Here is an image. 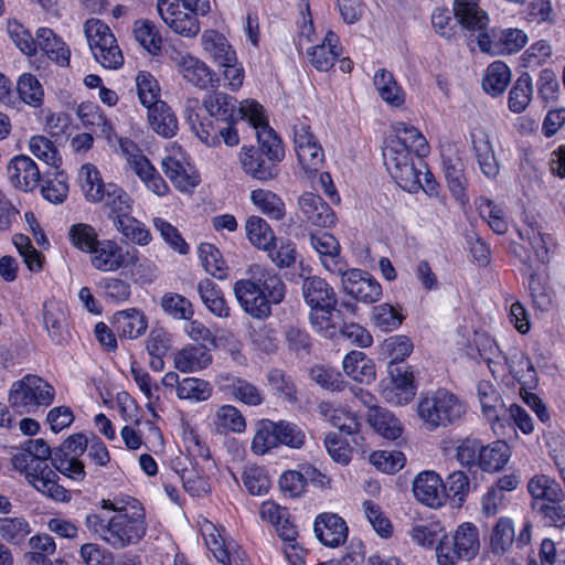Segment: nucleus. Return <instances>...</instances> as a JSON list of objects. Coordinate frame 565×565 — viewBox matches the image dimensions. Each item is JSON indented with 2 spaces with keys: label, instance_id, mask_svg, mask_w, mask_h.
<instances>
[{
  "label": "nucleus",
  "instance_id": "obj_1",
  "mask_svg": "<svg viewBox=\"0 0 565 565\" xmlns=\"http://www.w3.org/2000/svg\"><path fill=\"white\" fill-rule=\"evenodd\" d=\"M392 130L394 135L386 139L382 151L391 177L409 193L422 189L429 196H437L438 184L423 160L430 152L426 138L404 121L393 122Z\"/></svg>",
  "mask_w": 565,
  "mask_h": 565
},
{
  "label": "nucleus",
  "instance_id": "obj_2",
  "mask_svg": "<svg viewBox=\"0 0 565 565\" xmlns=\"http://www.w3.org/2000/svg\"><path fill=\"white\" fill-rule=\"evenodd\" d=\"M248 278L237 280L233 286L241 308L254 319L264 320L271 315L273 305L280 303L286 286L278 274L262 265L248 268Z\"/></svg>",
  "mask_w": 565,
  "mask_h": 565
},
{
  "label": "nucleus",
  "instance_id": "obj_3",
  "mask_svg": "<svg viewBox=\"0 0 565 565\" xmlns=\"http://www.w3.org/2000/svg\"><path fill=\"white\" fill-rule=\"evenodd\" d=\"M87 530L114 550L138 544L147 534L146 514H113L103 516L89 513L84 521Z\"/></svg>",
  "mask_w": 565,
  "mask_h": 565
},
{
  "label": "nucleus",
  "instance_id": "obj_4",
  "mask_svg": "<svg viewBox=\"0 0 565 565\" xmlns=\"http://www.w3.org/2000/svg\"><path fill=\"white\" fill-rule=\"evenodd\" d=\"M97 129L106 139L107 145L125 159L127 167L149 191L157 196H166L170 193L167 182L135 141L127 137L118 136L114 126L106 117L100 122V126H97Z\"/></svg>",
  "mask_w": 565,
  "mask_h": 565
},
{
  "label": "nucleus",
  "instance_id": "obj_5",
  "mask_svg": "<svg viewBox=\"0 0 565 565\" xmlns=\"http://www.w3.org/2000/svg\"><path fill=\"white\" fill-rule=\"evenodd\" d=\"M182 437L188 452L195 457L180 473L183 488L191 497H205L211 492L215 463L210 458L205 441L192 427L184 426Z\"/></svg>",
  "mask_w": 565,
  "mask_h": 565
},
{
  "label": "nucleus",
  "instance_id": "obj_6",
  "mask_svg": "<svg viewBox=\"0 0 565 565\" xmlns=\"http://www.w3.org/2000/svg\"><path fill=\"white\" fill-rule=\"evenodd\" d=\"M161 20L177 34L193 39L201 31L199 19L211 11L210 0H157Z\"/></svg>",
  "mask_w": 565,
  "mask_h": 565
},
{
  "label": "nucleus",
  "instance_id": "obj_7",
  "mask_svg": "<svg viewBox=\"0 0 565 565\" xmlns=\"http://www.w3.org/2000/svg\"><path fill=\"white\" fill-rule=\"evenodd\" d=\"M480 550L479 530L471 522H463L456 530L441 535L435 547L438 565H457L472 559Z\"/></svg>",
  "mask_w": 565,
  "mask_h": 565
},
{
  "label": "nucleus",
  "instance_id": "obj_8",
  "mask_svg": "<svg viewBox=\"0 0 565 565\" xmlns=\"http://www.w3.org/2000/svg\"><path fill=\"white\" fill-rule=\"evenodd\" d=\"M467 407L455 394L438 390L420 397L417 405L419 418L430 428L459 423Z\"/></svg>",
  "mask_w": 565,
  "mask_h": 565
},
{
  "label": "nucleus",
  "instance_id": "obj_9",
  "mask_svg": "<svg viewBox=\"0 0 565 565\" xmlns=\"http://www.w3.org/2000/svg\"><path fill=\"white\" fill-rule=\"evenodd\" d=\"M12 466L24 473L26 481L42 494L56 501L71 499L68 491L57 483V473L47 462L34 459L25 449L12 457Z\"/></svg>",
  "mask_w": 565,
  "mask_h": 565
},
{
  "label": "nucleus",
  "instance_id": "obj_10",
  "mask_svg": "<svg viewBox=\"0 0 565 565\" xmlns=\"http://www.w3.org/2000/svg\"><path fill=\"white\" fill-rule=\"evenodd\" d=\"M55 390L40 376L28 374L13 382L9 392V404L20 414L35 413L52 404Z\"/></svg>",
  "mask_w": 565,
  "mask_h": 565
},
{
  "label": "nucleus",
  "instance_id": "obj_11",
  "mask_svg": "<svg viewBox=\"0 0 565 565\" xmlns=\"http://www.w3.org/2000/svg\"><path fill=\"white\" fill-rule=\"evenodd\" d=\"M238 115L254 128L260 152L269 161H281L285 157L284 147L274 129L269 126L264 107L254 99H245L239 104Z\"/></svg>",
  "mask_w": 565,
  "mask_h": 565
},
{
  "label": "nucleus",
  "instance_id": "obj_12",
  "mask_svg": "<svg viewBox=\"0 0 565 565\" xmlns=\"http://www.w3.org/2000/svg\"><path fill=\"white\" fill-rule=\"evenodd\" d=\"M84 33L96 62L108 70H117L124 63V55L110 28L99 19H88Z\"/></svg>",
  "mask_w": 565,
  "mask_h": 565
},
{
  "label": "nucleus",
  "instance_id": "obj_13",
  "mask_svg": "<svg viewBox=\"0 0 565 565\" xmlns=\"http://www.w3.org/2000/svg\"><path fill=\"white\" fill-rule=\"evenodd\" d=\"M161 169L173 186L182 193H191L200 183V174L188 154L177 145H170L161 161Z\"/></svg>",
  "mask_w": 565,
  "mask_h": 565
},
{
  "label": "nucleus",
  "instance_id": "obj_14",
  "mask_svg": "<svg viewBox=\"0 0 565 565\" xmlns=\"http://www.w3.org/2000/svg\"><path fill=\"white\" fill-rule=\"evenodd\" d=\"M138 262L137 248H124L114 239H102L89 254L92 267L102 273H116L122 268L134 267Z\"/></svg>",
  "mask_w": 565,
  "mask_h": 565
},
{
  "label": "nucleus",
  "instance_id": "obj_15",
  "mask_svg": "<svg viewBox=\"0 0 565 565\" xmlns=\"http://www.w3.org/2000/svg\"><path fill=\"white\" fill-rule=\"evenodd\" d=\"M166 53L185 83L200 89H205L213 83L215 73L199 57L175 45L169 46Z\"/></svg>",
  "mask_w": 565,
  "mask_h": 565
},
{
  "label": "nucleus",
  "instance_id": "obj_16",
  "mask_svg": "<svg viewBox=\"0 0 565 565\" xmlns=\"http://www.w3.org/2000/svg\"><path fill=\"white\" fill-rule=\"evenodd\" d=\"M480 0H454L452 9L458 23L469 30L479 32L478 45L482 52L497 53L490 36L484 31L489 17L479 6Z\"/></svg>",
  "mask_w": 565,
  "mask_h": 565
},
{
  "label": "nucleus",
  "instance_id": "obj_17",
  "mask_svg": "<svg viewBox=\"0 0 565 565\" xmlns=\"http://www.w3.org/2000/svg\"><path fill=\"white\" fill-rule=\"evenodd\" d=\"M416 391L417 386L411 366H388V379L381 385V395L385 402L395 406L406 405L413 401Z\"/></svg>",
  "mask_w": 565,
  "mask_h": 565
},
{
  "label": "nucleus",
  "instance_id": "obj_18",
  "mask_svg": "<svg viewBox=\"0 0 565 565\" xmlns=\"http://www.w3.org/2000/svg\"><path fill=\"white\" fill-rule=\"evenodd\" d=\"M292 141L302 169L308 173L318 171L323 163L324 153L306 121L297 120L294 124Z\"/></svg>",
  "mask_w": 565,
  "mask_h": 565
},
{
  "label": "nucleus",
  "instance_id": "obj_19",
  "mask_svg": "<svg viewBox=\"0 0 565 565\" xmlns=\"http://www.w3.org/2000/svg\"><path fill=\"white\" fill-rule=\"evenodd\" d=\"M222 532L209 520L201 523V534L207 550L223 565H244L243 553L235 548L233 542H226Z\"/></svg>",
  "mask_w": 565,
  "mask_h": 565
},
{
  "label": "nucleus",
  "instance_id": "obj_20",
  "mask_svg": "<svg viewBox=\"0 0 565 565\" xmlns=\"http://www.w3.org/2000/svg\"><path fill=\"white\" fill-rule=\"evenodd\" d=\"M413 492L420 503L431 509L441 508L447 500L446 486L433 470L422 471L415 477Z\"/></svg>",
  "mask_w": 565,
  "mask_h": 565
},
{
  "label": "nucleus",
  "instance_id": "obj_21",
  "mask_svg": "<svg viewBox=\"0 0 565 565\" xmlns=\"http://www.w3.org/2000/svg\"><path fill=\"white\" fill-rule=\"evenodd\" d=\"M343 290L349 296L364 303H373L381 299V285L366 271L352 268L343 276Z\"/></svg>",
  "mask_w": 565,
  "mask_h": 565
},
{
  "label": "nucleus",
  "instance_id": "obj_22",
  "mask_svg": "<svg viewBox=\"0 0 565 565\" xmlns=\"http://www.w3.org/2000/svg\"><path fill=\"white\" fill-rule=\"evenodd\" d=\"M519 234L521 239L525 243L524 249L526 257L524 264L529 269L542 267L550 263L552 257L550 249L552 243L551 236L543 234L533 226L520 231Z\"/></svg>",
  "mask_w": 565,
  "mask_h": 565
},
{
  "label": "nucleus",
  "instance_id": "obj_23",
  "mask_svg": "<svg viewBox=\"0 0 565 565\" xmlns=\"http://www.w3.org/2000/svg\"><path fill=\"white\" fill-rule=\"evenodd\" d=\"M7 174L10 183L24 192L34 190L41 180L38 164L25 154L15 156L9 161Z\"/></svg>",
  "mask_w": 565,
  "mask_h": 565
},
{
  "label": "nucleus",
  "instance_id": "obj_24",
  "mask_svg": "<svg viewBox=\"0 0 565 565\" xmlns=\"http://www.w3.org/2000/svg\"><path fill=\"white\" fill-rule=\"evenodd\" d=\"M521 385V391L534 388L539 383L537 372L530 356L519 348H511L504 358L503 367Z\"/></svg>",
  "mask_w": 565,
  "mask_h": 565
},
{
  "label": "nucleus",
  "instance_id": "obj_25",
  "mask_svg": "<svg viewBox=\"0 0 565 565\" xmlns=\"http://www.w3.org/2000/svg\"><path fill=\"white\" fill-rule=\"evenodd\" d=\"M298 206L305 220L315 226L331 227L337 222L332 209L316 193H302L298 199Z\"/></svg>",
  "mask_w": 565,
  "mask_h": 565
},
{
  "label": "nucleus",
  "instance_id": "obj_26",
  "mask_svg": "<svg viewBox=\"0 0 565 565\" xmlns=\"http://www.w3.org/2000/svg\"><path fill=\"white\" fill-rule=\"evenodd\" d=\"M239 163L243 171L259 181H269L277 178L278 161H269L263 158V153L254 147H243L239 151Z\"/></svg>",
  "mask_w": 565,
  "mask_h": 565
},
{
  "label": "nucleus",
  "instance_id": "obj_27",
  "mask_svg": "<svg viewBox=\"0 0 565 565\" xmlns=\"http://www.w3.org/2000/svg\"><path fill=\"white\" fill-rule=\"evenodd\" d=\"M315 533L326 546L335 547L344 543L348 536L345 521L334 513H321L315 521Z\"/></svg>",
  "mask_w": 565,
  "mask_h": 565
},
{
  "label": "nucleus",
  "instance_id": "obj_28",
  "mask_svg": "<svg viewBox=\"0 0 565 565\" xmlns=\"http://www.w3.org/2000/svg\"><path fill=\"white\" fill-rule=\"evenodd\" d=\"M213 361L209 348L202 344H188L173 355L174 367L181 373H195L205 370Z\"/></svg>",
  "mask_w": 565,
  "mask_h": 565
},
{
  "label": "nucleus",
  "instance_id": "obj_29",
  "mask_svg": "<svg viewBox=\"0 0 565 565\" xmlns=\"http://www.w3.org/2000/svg\"><path fill=\"white\" fill-rule=\"evenodd\" d=\"M342 53L339 36L333 31H328L321 44L308 50L310 63L320 72L329 71Z\"/></svg>",
  "mask_w": 565,
  "mask_h": 565
},
{
  "label": "nucleus",
  "instance_id": "obj_30",
  "mask_svg": "<svg viewBox=\"0 0 565 565\" xmlns=\"http://www.w3.org/2000/svg\"><path fill=\"white\" fill-rule=\"evenodd\" d=\"M302 295L310 309L331 308L337 306L338 298L333 288L322 278L313 276L308 277L302 284Z\"/></svg>",
  "mask_w": 565,
  "mask_h": 565
},
{
  "label": "nucleus",
  "instance_id": "obj_31",
  "mask_svg": "<svg viewBox=\"0 0 565 565\" xmlns=\"http://www.w3.org/2000/svg\"><path fill=\"white\" fill-rule=\"evenodd\" d=\"M220 390L249 406H258L264 401L260 390L241 377L221 375Z\"/></svg>",
  "mask_w": 565,
  "mask_h": 565
},
{
  "label": "nucleus",
  "instance_id": "obj_32",
  "mask_svg": "<svg viewBox=\"0 0 565 565\" xmlns=\"http://www.w3.org/2000/svg\"><path fill=\"white\" fill-rule=\"evenodd\" d=\"M100 202L109 210L108 217L113 225L132 213L134 200L122 188L115 183H107L106 192L103 193Z\"/></svg>",
  "mask_w": 565,
  "mask_h": 565
},
{
  "label": "nucleus",
  "instance_id": "obj_33",
  "mask_svg": "<svg viewBox=\"0 0 565 565\" xmlns=\"http://www.w3.org/2000/svg\"><path fill=\"white\" fill-rule=\"evenodd\" d=\"M201 45L205 56L218 66L225 62H235V50L227 39L215 30H206L203 32Z\"/></svg>",
  "mask_w": 565,
  "mask_h": 565
},
{
  "label": "nucleus",
  "instance_id": "obj_34",
  "mask_svg": "<svg viewBox=\"0 0 565 565\" xmlns=\"http://www.w3.org/2000/svg\"><path fill=\"white\" fill-rule=\"evenodd\" d=\"M36 49L60 66H67L71 58V50L67 44L49 28L36 30Z\"/></svg>",
  "mask_w": 565,
  "mask_h": 565
},
{
  "label": "nucleus",
  "instance_id": "obj_35",
  "mask_svg": "<svg viewBox=\"0 0 565 565\" xmlns=\"http://www.w3.org/2000/svg\"><path fill=\"white\" fill-rule=\"evenodd\" d=\"M344 373L355 382L370 384L375 380V365L365 353L361 351L349 352L343 361Z\"/></svg>",
  "mask_w": 565,
  "mask_h": 565
},
{
  "label": "nucleus",
  "instance_id": "obj_36",
  "mask_svg": "<svg viewBox=\"0 0 565 565\" xmlns=\"http://www.w3.org/2000/svg\"><path fill=\"white\" fill-rule=\"evenodd\" d=\"M113 324L116 332L127 339H136L143 334L147 329L145 315L136 308L115 313Z\"/></svg>",
  "mask_w": 565,
  "mask_h": 565
},
{
  "label": "nucleus",
  "instance_id": "obj_37",
  "mask_svg": "<svg viewBox=\"0 0 565 565\" xmlns=\"http://www.w3.org/2000/svg\"><path fill=\"white\" fill-rule=\"evenodd\" d=\"M214 126L212 121L209 124L200 122L199 126L193 125V130L196 136L207 146H215L220 141V137L224 143L233 147L238 145L239 137L237 130L230 124V121L221 122Z\"/></svg>",
  "mask_w": 565,
  "mask_h": 565
},
{
  "label": "nucleus",
  "instance_id": "obj_38",
  "mask_svg": "<svg viewBox=\"0 0 565 565\" xmlns=\"http://www.w3.org/2000/svg\"><path fill=\"white\" fill-rule=\"evenodd\" d=\"M373 84L380 97L392 107H402L405 103V92L396 82L394 75L385 68H379L373 76Z\"/></svg>",
  "mask_w": 565,
  "mask_h": 565
},
{
  "label": "nucleus",
  "instance_id": "obj_39",
  "mask_svg": "<svg viewBox=\"0 0 565 565\" xmlns=\"http://www.w3.org/2000/svg\"><path fill=\"white\" fill-rule=\"evenodd\" d=\"M515 542V524L509 516H501L492 526L490 548L497 556L505 555Z\"/></svg>",
  "mask_w": 565,
  "mask_h": 565
},
{
  "label": "nucleus",
  "instance_id": "obj_40",
  "mask_svg": "<svg viewBox=\"0 0 565 565\" xmlns=\"http://www.w3.org/2000/svg\"><path fill=\"white\" fill-rule=\"evenodd\" d=\"M147 110L149 125L156 134L164 138H171L177 134L178 119L164 102L157 103Z\"/></svg>",
  "mask_w": 565,
  "mask_h": 565
},
{
  "label": "nucleus",
  "instance_id": "obj_41",
  "mask_svg": "<svg viewBox=\"0 0 565 565\" xmlns=\"http://www.w3.org/2000/svg\"><path fill=\"white\" fill-rule=\"evenodd\" d=\"M250 201L260 213L271 220H282L286 215V205L282 199L268 189H256L250 192Z\"/></svg>",
  "mask_w": 565,
  "mask_h": 565
},
{
  "label": "nucleus",
  "instance_id": "obj_42",
  "mask_svg": "<svg viewBox=\"0 0 565 565\" xmlns=\"http://www.w3.org/2000/svg\"><path fill=\"white\" fill-rule=\"evenodd\" d=\"M198 292L207 310L218 318H227L231 313L226 300L220 287L210 279H203L198 284Z\"/></svg>",
  "mask_w": 565,
  "mask_h": 565
},
{
  "label": "nucleus",
  "instance_id": "obj_43",
  "mask_svg": "<svg viewBox=\"0 0 565 565\" xmlns=\"http://www.w3.org/2000/svg\"><path fill=\"white\" fill-rule=\"evenodd\" d=\"M78 181L85 199L93 203H99L107 184L104 183L99 171L92 163H85L78 172Z\"/></svg>",
  "mask_w": 565,
  "mask_h": 565
},
{
  "label": "nucleus",
  "instance_id": "obj_44",
  "mask_svg": "<svg viewBox=\"0 0 565 565\" xmlns=\"http://www.w3.org/2000/svg\"><path fill=\"white\" fill-rule=\"evenodd\" d=\"M511 457V450L505 441L497 440L488 446H481L479 467L484 471L502 469Z\"/></svg>",
  "mask_w": 565,
  "mask_h": 565
},
{
  "label": "nucleus",
  "instance_id": "obj_45",
  "mask_svg": "<svg viewBox=\"0 0 565 565\" xmlns=\"http://www.w3.org/2000/svg\"><path fill=\"white\" fill-rule=\"evenodd\" d=\"M321 414L329 419V422L341 431L352 435L358 433L360 422L354 412L345 406H333L330 404L320 405Z\"/></svg>",
  "mask_w": 565,
  "mask_h": 565
},
{
  "label": "nucleus",
  "instance_id": "obj_46",
  "mask_svg": "<svg viewBox=\"0 0 565 565\" xmlns=\"http://www.w3.org/2000/svg\"><path fill=\"white\" fill-rule=\"evenodd\" d=\"M213 424L221 434H242L246 429V419L242 412L228 404L216 409Z\"/></svg>",
  "mask_w": 565,
  "mask_h": 565
},
{
  "label": "nucleus",
  "instance_id": "obj_47",
  "mask_svg": "<svg viewBox=\"0 0 565 565\" xmlns=\"http://www.w3.org/2000/svg\"><path fill=\"white\" fill-rule=\"evenodd\" d=\"M527 490L533 499L546 500L551 503L563 501L565 493L561 486L546 475H536L527 483Z\"/></svg>",
  "mask_w": 565,
  "mask_h": 565
},
{
  "label": "nucleus",
  "instance_id": "obj_48",
  "mask_svg": "<svg viewBox=\"0 0 565 565\" xmlns=\"http://www.w3.org/2000/svg\"><path fill=\"white\" fill-rule=\"evenodd\" d=\"M66 311L63 303L49 300L43 305V324L53 341L60 342L65 329Z\"/></svg>",
  "mask_w": 565,
  "mask_h": 565
},
{
  "label": "nucleus",
  "instance_id": "obj_49",
  "mask_svg": "<svg viewBox=\"0 0 565 565\" xmlns=\"http://www.w3.org/2000/svg\"><path fill=\"white\" fill-rule=\"evenodd\" d=\"M203 106L209 115L218 122L230 121L236 109V99L232 96L215 92L203 99Z\"/></svg>",
  "mask_w": 565,
  "mask_h": 565
},
{
  "label": "nucleus",
  "instance_id": "obj_50",
  "mask_svg": "<svg viewBox=\"0 0 565 565\" xmlns=\"http://www.w3.org/2000/svg\"><path fill=\"white\" fill-rule=\"evenodd\" d=\"M510 81L511 71L509 66L501 61H495L487 67L482 87L488 94L495 97L505 90Z\"/></svg>",
  "mask_w": 565,
  "mask_h": 565
},
{
  "label": "nucleus",
  "instance_id": "obj_51",
  "mask_svg": "<svg viewBox=\"0 0 565 565\" xmlns=\"http://www.w3.org/2000/svg\"><path fill=\"white\" fill-rule=\"evenodd\" d=\"M136 42L149 54L157 55L162 45V39L156 24L149 20H137L132 26Z\"/></svg>",
  "mask_w": 565,
  "mask_h": 565
},
{
  "label": "nucleus",
  "instance_id": "obj_52",
  "mask_svg": "<svg viewBox=\"0 0 565 565\" xmlns=\"http://www.w3.org/2000/svg\"><path fill=\"white\" fill-rule=\"evenodd\" d=\"M245 230L248 241L259 249L267 252L276 242L274 231L260 216H249L246 221Z\"/></svg>",
  "mask_w": 565,
  "mask_h": 565
},
{
  "label": "nucleus",
  "instance_id": "obj_53",
  "mask_svg": "<svg viewBox=\"0 0 565 565\" xmlns=\"http://www.w3.org/2000/svg\"><path fill=\"white\" fill-rule=\"evenodd\" d=\"M369 423L386 439H397L402 434L401 422L385 408H374L370 411Z\"/></svg>",
  "mask_w": 565,
  "mask_h": 565
},
{
  "label": "nucleus",
  "instance_id": "obj_54",
  "mask_svg": "<svg viewBox=\"0 0 565 565\" xmlns=\"http://www.w3.org/2000/svg\"><path fill=\"white\" fill-rule=\"evenodd\" d=\"M444 533L439 522L417 523L408 532L412 542L426 550L435 548Z\"/></svg>",
  "mask_w": 565,
  "mask_h": 565
},
{
  "label": "nucleus",
  "instance_id": "obj_55",
  "mask_svg": "<svg viewBox=\"0 0 565 565\" xmlns=\"http://www.w3.org/2000/svg\"><path fill=\"white\" fill-rule=\"evenodd\" d=\"M17 92L20 99L34 108L42 106L44 89L40 81L31 73H23L17 81Z\"/></svg>",
  "mask_w": 565,
  "mask_h": 565
},
{
  "label": "nucleus",
  "instance_id": "obj_56",
  "mask_svg": "<svg viewBox=\"0 0 565 565\" xmlns=\"http://www.w3.org/2000/svg\"><path fill=\"white\" fill-rule=\"evenodd\" d=\"M213 387L210 382L198 377H185L177 386V396L180 399L199 403L209 399Z\"/></svg>",
  "mask_w": 565,
  "mask_h": 565
},
{
  "label": "nucleus",
  "instance_id": "obj_57",
  "mask_svg": "<svg viewBox=\"0 0 565 565\" xmlns=\"http://www.w3.org/2000/svg\"><path fill=\"white\" fill-rule=\"evenodd\" d=\"M478 210L480 216L487 221L488 225L494 233L502 235L508 232L509 223L502 205L497 204L489 199L481 198L478 203Z\"/></svg>",
  "mask_w": 565,
  "mask_h": 565
},
{
  "label": "nucleus",
  "instance_id": "obj_58",
  "mask_svg": "<svg viewBox=\"0 0 565 565\" xmlns=\"http://www.w3.org/2000/svg\"><path fill=\"white\" fill-rule=\"evenodd\" d=\"M533 95L532 78L529 74L521 75L509 93V109L515 114L524 111Z\"/></svg>",
  "mask_w": 565,
  "mask_h": 565
},
{
  "label": "nucleus",
  "instance_id": "obj_59",
  "mask_svg": "<svg viewBox=\"0 0 565 565\" xmlns=\"http://www.w3.org/2000/svg\"><path fill=\"white\" fill-rule=\"evenodd\" d=\"M443 164L448 188L455 198L461 200L465 196L466 179L463 175V163L459 157L455 159L443 152Z\"/></svg>",
  "mask_w": 565,
  "mask_h": 565
},
{
  "label": "nucleus",
  "instance_id": "obj_60",
  "mask_svg": "<svg viewBox=\"0 0 565 565\" xmlns=\"http://www.w3.org/2000/svg\"><path fill=\"white\" fill-rule=\"evenodd\" d=\"M522 8L523 18L535 24H553L555 22V11L552 0H524Z\"/></svg>",
  "mask_w": 565,
  "mask_h": 565
},
{
  "label": "nucleus",
  "instance_id": "obj_61",
  "mask_svg": "<svg viewBox=\"0 0 565 565\" xmlns=\"http://www.w3.org/2000/svg\"><path fill=\"white\" fill-rule=\"evenodd\" d=\"M29 150L39 160L50 167L58 168L62 157L54 142L45 136L35 135L29 140Z\"/></svg>",
  "mask_w": 565,
  "mask_h": 565
},
{
  "label": "nucleus",
  "instance_id": "obj_62",
  "mask_svg": "<svg viewBox=\"0 0 565 565\" xmlns=\"http://www.w3.org/2000/svg\"><path fill=\"white\" fill-rule=\"evenodd\" d=\"M335 307H320L310 310L309 319L312 328L324 338H332L338 332L339 321Z\"/></svg>",
  "mask_w": 565,
  "mask_h": 565
},
{
  "label": "nucleus",
  "instance_id": "obj_63",
  "mask_svg": "<svg viewBox=\"0 0 565 565\" xmlns=\"http://www.w3.org/2000/svg\"><path fill=\"white\" fill-rule=\"evenodd\" d=\"M199 258L205 271L217 279H224L227 275V266L221 252L210 243L199 246Z\"/></svg>",
  "mask_w": 565,
  "mask_h": 565
},
{
  "label": "nucleus",
  "instance_id": "obj_64",
  "mask_svg": "<svg viewBox=\"0 0 565 565\" xmlns=\"http://www.w3.org/2000/svg\"><path fill=\"white\" fill-rule=\"evenodd\" d=\"M71 244L82 253L90 254L100 242L96 230L86 223H76L68 228Z\"/></svg>",
  "mask_w": 565,
  "mask_h": 565
}]
</instances>
